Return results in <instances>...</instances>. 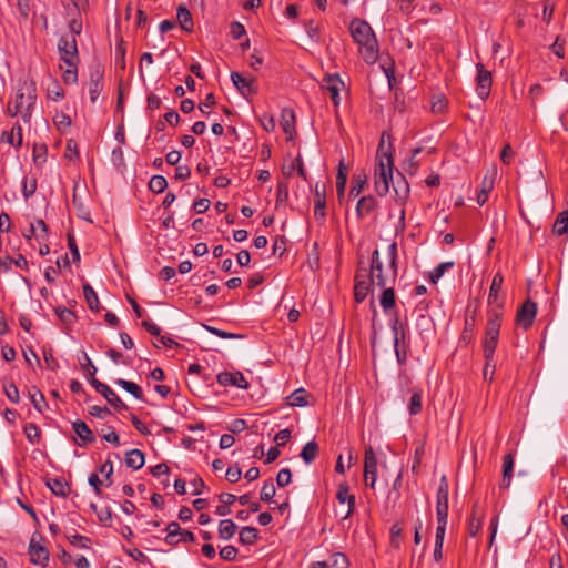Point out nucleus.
Listing matches in <instances>:
<instances>
[{"label": "nucleus", "instance_id": "f257e3e1", "mask_svg": "<svg viewBox=\"0 0 568 568\" xmlns=\"http://www.w3.org/2000/svg\"><path fill=\"white\" fill-rule=\"evenodd\" d=\"M37 102V85L29 77L19 80L14 95L9 100L6 114L21 116L24 123H30Z\"/></svg>", "mask_w": 568, "mask_h": 568}, {"label": "nucleus", "instance_id": "f03ea898", "mask_svg": "<svg viewBox=\"0 0 568 568\" xmlns=\"http://www.w3.org/2000/svg\"><path fill=\"white\" fill-rule=\"evenodd\" d=\"M388 264L385 266L379 258L378 250L372 253L368 280L378 287L394 284L397 277V244L393 242L387 251Z\"/></svg>", "mask_w": 568, "mask_h": 568}, {"label": "nucleus", "instance_id": "7ed1b4c3", "mask_svg": "<svg viewBox=\"0 0 568 568\" xmlns=\"http://www.w3.org/2000/svg\"><path fill=\"white\" fill-rule=\"evenodd\" d=\"M349 32L359 53L367 64H374L378 59V42L368 22L355 18L349 23Z\"/></svg>", "mask_w": 568, "mask_h": 568}, {"label": "nucleus", "instance_id": "20e7f679", "mask_svg": "<svg viewBox=\"0 0 568 568\" xmlns=\"http://www.w3.org/2000/svg\"><path fill=\"white\" fill-rule=\"evenodd\" d=\"M393 156L388 152L377 153V162L374 172L375 191L379 196H385L393 183Z\"/></svg>", "mask_w": 568, "mask_h": 568}, {"label": "nucleus", "instance_id": "39448f33", "mask_svg": "<svg viewBox=\"0 0 568 568\" xmlns=\"http://www.w3.org/2000/svg\"><path fill=\"white\" fill-rule=\"evenodd\" d=\"M501 313L493 311L489 314V318L486 325L485 339L483 345L484 357L487 359L488 366L493 367L491 375L495 374L496 363L494 361V354L497 347Z\"/></svg>", "mask_w": 568, "mask_h": 568}, {"label": "nucleus", "instance_id": "423d86ee", "mask_svg": "<svg viewBox=\"0 0 568 568\" xmlns=\"http://www.w3.org/2000/svg\"><path fill=\"white\" fill-rule=\"evenodd\" d=\"M58 50L61 60L67 67L78 65L79 54L74 36H62L58 42Z\"/></svg>", "mask_w": 568, "mask_h": 568}, {"label": "nucleus", "instance_id": "0eeeda50", "mask_svg": "<svg viewBox=\"0 0 568 568\" xmlns=\"http://www.w3.org/2000/svg\"><path fill=\"white\" fill-rule=\"evenodd\" d=\"M372 285L374 284L368 280V267H366L364 263L359 261L355 274L354 285V298L357 303H362L366 298Z\"/></svg>", "mask_w": 568, "mask_h": 568}, {"label": "nucleus", "instance_id": "6e6552de", "mask_svg": "<svg viewBox=\"0 0 568 568\" xmlns=\"http://www.w3.org/2000/svg\"><path fill=\"white\" fill-rule=\"evenodd\" d=\"M536 314L537 304L528 298L517 311L516 322L521 328L528 329L532 325Z\"/></svg>", "mask_w": 568, "mask_h": 568}, {"label": "nucleus", "instance_id": "1a4fd4ad", "mask_svg": "<svg viewBox=\"0 0 568 568\" xmlns=\"http://www.w3.org/2000/svg\"><path fill=\"white\" fill-rule=\"evenodd\" d=\"M90 384L101 394L115 409H128V406L120 399L114 390L97 378L90 379Z\"/></svg>", "mask_w": 568, "mask_h": 568}, {"label": "nucleus", "instance_id": "9d476101", "mask_svg": "<svg viewBox=\"0 0 568 568\" xmlns=\"http://www.w3.org/2000/svg\"><path fill=\"white\" fill-rule=\"evenodd\" d=\"M448 495L449 487L446 476H442L437 489L436 516L437 518H448Z\"/></svg>", "mask_w": 568, "mask_h": 568}, {"label": "nucleus", "instance_id": "9b49d317", "mask_svg": "<svg viewBox=\"0 0 568 568\" xmlns=\"http://www.w3.org/2000/svg\"><path fill=\"white\" fill-rule=\"evenodd\" d=\"M477 75H476V92L477 95L485 100L489 93L491 88V73L485 70L483 63L476 64Z\"/></svg>", "mask_w": 568, "mask_h": 568}, {"label": "nucleus", "instance_id": "f8f14e48", "mask_svg": "<svg viewBox=\"0 0 568 568\" xmlns=\"http://www.w3.org/2000/svg\"><path fill=\"white\" fill-rule=\"evenodd\" d=\"M231 80L242 95L248 98L257 93V87L253 77L246 78L234 71L231 73Z\"/></svg>", "mask_w": 568, "mask_h": 568}, {"label": "nucleus", "instance_id": "ddd939ff", "mask_svg": "<svg viewBox=\"0 0 568 568\" xmlns=\"http://www.w3.org/2000/svg\"><path fill=\"white\" fill-rule=\"evenodd\" d=\"M216 379L217 383L224 387L236 386L242 389H246L248 387V382L241 372H221L217 374Z\"/></svg>", "mask_w": 568, "mask_h": 568}, {"label": "nucleus", "instance_id": "4468645a", "mask_svg": "<svg viewBox=\"0 0 568 568\" xmlns=\"http://www.w3.org/2000/svg\"><path fill=\"white\" fill-rule=\"evenodd\" d=\"M395 318L392 323V332L394 336V349L399 364L404 363L406 359V353L402 354L399 343L405 338V329L403 324L400 323L397 312L394 313Z\"/></svg>", "mask_w": 568, "mask_h": 568}, {"label": "nucleus", "instance_id": "2eb2a0df", "mask_svg": "<svg viewBox=\"0 0 568 568\" xmlns=\"http://www.w3.org/2000/svg\"><path fill=\"white\" fill-rule=\"evenodd\" d=\"M326 186L324 183H316L314 190V216L324 220L326 216Z\"/></svg>", "mask_w": 568, "mask_h": 568}, {"label": "nucleus", "instance_id": "dca6fc26", "mask_svg": "<svg viewBox=\"0 0 568 568\" xmlns=\"http://www.w3.org/2000/svg\"><path fill=\"white\" fill-rule=\"evenodd\" d=\"M103 90V71L97 67L91 71L89 83V95L92 103H95Z\"/></svg>", "mask_w": 568, "mask_h": 568}, {"label": "nucleus", "instance_id": "f3484780", "mask_svg": "<svg viewBox=\"0 0 568 568\" xmlns=\"http://www.w3.org/2000/svg\"><path fill=\"white\" fill-rule=\"evenodd\" d=\"M72 428L75 435L81 439L82 443H78V445H88L95 442V436L93 432L89 428V426L81 419H77L72 423Z\"/></svg>", "mask_w": 568, "mask_h": 568}, {"label": "nucleus", "instance_id": "a211bd4d", "mask_svg": "<svg viewBox=\"0 0 568 568\" xmlns=\"http://www.w3.org/2000/svg\"><path fill=\"white\" fill-rule=\"evenodd\" d=\"M281 126L287 139H293L295 134V113L292 109H283L281 112Z\"/></svg>", "mask_w": 568, "mask_h": 568}, {"label": "nucleus", "instance_id": "6ab92c4d", "mask_svg": "<svg viewBox=\"0 0 568 568\" xmlns=\"http://www.w3.org/2000/svg\"><path fill=\"white\" fill-rule=\"evenodd\" d=\"M515 457L513 453L507 454L503 459V478L499 484L501 489H506L510 486L513 478Z\"/></svg>", "mask_w": 568, "mask_h": 568}, {"label": "nucleus", "instance_id": "aec40b11", "mask_svg": "<svg viewBox=\"0 0 568 568\" xmlns=\"http://www.w3.org/2000/svg\"><path fill=\"white\" fill-rule=\"evenodd\" d=\"M336 498H337V500L341 504L347 503V505H348V509H347L346 514L343 517L344 519H346L347 517H349V515L354 510L355 496L349 494V488H348V486L346 484H341L338 486Z\"/></svg>", "mask_w": 568, "mask_h": 568}, {"label": "nucleus", "instance_id": "412c9836", "mask_svg": "<svg viewBox=\"0 0 568 568\" xmlns=\"http://www.w3.org/2000/svg\"><path fill=\"white\" fill-rule=\"evenodd\" d=\"M1 141L6 142L16 148H20L22 145V128L19 123H16L11 131H3L1 134Z\"/></svg>", "mask_w": 568, "mask_h": 568}, {"label": "nucleus", "instance_id": "4be33fe9", "mask_svg": "<svg viewBox=\"0 0 568 568\" xmlns=\"http://www.w3.org/2000/svg\"><path fill=\"white\" fill-rule=\"evenodd\" d=\"M383 292L379 296V304L385 314H389L390 311L396 308L395 292L392 286L382 287Z\"/></svg>", "mask_w": 568, "mask_h": 568}, {"label": "nucleus", "instance_id": "5701e85b", "mask_svg": "<svg viewBox=\"0 0 568 568\" xmlns=\"http://www.w3.org/2000/svg\"><path fill=\"white\" fill-rule=\"evenodd\" d=\"M47 486L57 496L67 497L70 493L69 484L61 477L49 478Z\"/></svg>", "mask_w": 568, "mask_h": 568}, {"label": "nucleus", "instance_id": "b1692460", "mask_svg": "<svg viewBox=\"0 0 568 568\" xmlns=\"http://www.w3.org/2000/svg\"><path fill=\"white\" fill-rule=\"evenodd\" d=\"M377 205L376 200L373 196H363L356 205V214L359 219L371 214Z\"/></svg>", "mask_w": 568, "mask_h": 568}, {"label": "nucleus", "instance_id": "393cba45", "mask_svg": "<svg viewBox=\"0 0 568 568\" xmlns=\"http://www.w3.org/2000/svg\"><path fill=\"white\" fill-rule=\"evenodd\" d=\"M30 560L36 565H44L49 559V551L40 545L30 544Z\"/></svg>", "mask_w": 568, "mask_h": 568}, {"label": "nucleus", "instance_id": "a878e982", "mask_svg": "<svg viewBox=\"0 0 568 568\" xmlns=\"http://www.w3.org/2000/svg\"><path fill=\"white\" fill-rule=\"evenodd\" d=\"M144 454L140 449H131L125 454V465L138 470L144 465Z\"/></svg>", "mask_w": 568, "mask_h": 568}, {"label": "nucleus", "instance_id": "bb28decb", "mask_svg": "<svg viewBox=\"0 0 568 568\" xmlns=\"http://www.w3.org/2000/svg\"><path fill=\"white\" fill-rule=\"evenodd\" d=\"M178 22L180 27L186 31L192 32L193 31V19L191 16V12L187 10V8L183 4H180L178 8L176 13Z\"/></svg>", "mask_w": 568, "mask_h": 568}, {"label": "nucleus", "instance_id": "cd10ccee", "mask_svg": "<svg viewBox=\"0 0 568 568\" xmlns=\"http://www.w3.org/2000/svg\"><path fill=\"white\" fill-rule=\"evenodd\" d=\"M343 87L344 83L338 74H327L323 79V88H325L331 95H338L339 90Z\"/></svg>", "mask_w": 568, "mask_h": 568}, {"label": "nucleus", "instance_id": "c85d7f7f", "mask_svg": "<svg viewBox=\"0 0 568 568\" xmlns=\"http://www.w3.org/2000/svg\"><path fill=\"white\" fill-rule=\"evenodd\" d=\"M308 397H310V395L304 388H298V389L294 390L290 396L286 397V403L288 406L304 407L308 404V402H307Z\"/></svg>", "mask_w": 568, "mask_h": 568}, {"label": "nucleus", "instance_id": "c756f323", "mask_svg": "<svg viewBox=\"0 0 568 568\" xmlns=\"http://www.w3.org/2000/svg\"><path fill=\"white\" fill-rule=\"evenodd\" d=\"M494 187V176L486 174L481 181V187L477 195V203L478 205L483 206L487 200L488 194Z\"/></svg>", "mask_w": 568, "mask_h": 568}, {"label": "nucleus", "instance_id": "7c9ffc66", "mask_svg": "<svg viewBox=\"0 0 568 568\" xmlns=\"http://www.w3.org/2000/svg\"><path fill=\"white\" fill-rule=\"evenodd\" d=\"M165 530L168 532L166 537H165V541L168 545L175 546L181 541L180 536H181L182 529H181V526L179 523H176V521L170 523L166 526Z\"/></svg>", "mask_w": 568, "mask_h": 568}, {"label": "nucleus", "instance_id": "2f4dec72", "mask_svg": "<svg viewBox=\"0 0 568 568\" xmlns=\"http://www.w3.org/2000/svg\"><path fill=\"white\" fill-rule=\"evenodd\" d=\"M240 542L245 546L254 545L258 539V530L254 527H243L239 536Z\"/></svg>", "mask_w": 568, "mask_h": 568}, {"label": "nucleus", "instance_id": "473e14b6", "mask_svg": "<svg viewBox=\"0 0 568 568\" xmlns=\"http://www.w3.org/2000/svg\"><path fill=\"white\" fill-rule=\"evenodd\" d=\"M83 295L84 300L91 311L98 312L99 311V298L93 290V287L89 283H84L83 286Z\"/></svg>", "mask_w": 568, "mask_h": 568}, {"label": "nucleus", "instance_id": "72a5a7b5", "mask_svg": "<svg viewBox=\"0 0 568 568\" xmlns=\"http://www.w3.org/2000/svg\"><path fill=\"white\" fill-rule=\"evenodd\" d=\"M422 152V148H416L412 151V155L409 159H406L403 162V170L414 175L417 172V169L419 168V160H417V155Z\"/></svg>", "mask_w": 568, "mask_h": 568}, {"label": "nucleus", "instance_id": "f704fd0d", "mask_svg": "<svg viewBox=\"0 0 568 568\" xmlns=\"http://www.w3.org/2000/svg\"><path fill=\"white\" fill-rule=\"evenodd\" d=\"M318 455V445L314 440L306 443L300 454L301 458L311 464Z\"/></svg>", "mask_w": 568, "mask_h": 568}, {"label": "nucleus", "instance_id": "c9c22d12", "mask_svg": "<svg viewBox=\"0 0 568 568\" xmlns=\"http://www.w3.org/2000/svg\"><path fill=\"white\" fill-rule=\"evenodd\" d=\"M552 232L561 236L568 232V211L560 212L552 226Z\"/></svg>", "mask_w": 568, "mask_h": 568}, {"label": "nucleus", "instance_id": "e433bc0d", "mask_svg": "<svg viewBox=\"0 0 568 568\" xmlns=\"http://www.w3.org/2000/svg\"><path fill=\"white\" fill-rule=\"evenodd\" d=\"M236 530V525L231 519H223L219 524V536L224 540L231 539Z\"/></svg>", "mask_w": 568, "mask_h": 568}, {"label": "nucleus", "instance_id": "4c0bfd02", "mask_svg": "<svg viewBox=\"0 0 568 568\" xmlns=\"http://www.w3.org/2000/svg\"><path fill=\"white\" fill-rule=\"evenodd\" d=\"M115 384L118 386L122 387L128 393L132 394L136 399L143 398V392L138 384L126 381V379H123V378H118L115 381Z\"/></svg>", "mask_w": 568, "mask_h": 568}, {"label": "nucleus", "instance_id": "58836bf2", "mask_svg": "<svg viewBox=\"0 0 568 568\" xmlns=\"http://www.w3.org/2000/svg\"><path fill=\"white\" fill-rule=\"evenodd\" d=\"M54 312H55L57 316L59 317V320L64 325H71V324L75 323V321L78 320V316L75 315V313L64 306H57L54 308Z\"/></svg>", "mask_w": 568, "mask_h": 568}, {"label": "nucleus", "instance_id": "ea45409f", "mask_svg": "<svg viewBox=\"0 0 568 568\" xmlns=\"http://www.w3.org/2000/svg\"><path fill=\"white\" fill-rule=\"evenodd\" d=\"M295 170L297 171L300 176H302L303 179L306 178L305 169L301 156L295 158L290 165L282 168L283 174L286 176H291Z\"/></svg>", "mask_w": 568, "mask_h": 568}, {"label": "nucleus", "instance_id": "a19ab883", "mask_svg": "<svg viewBox=\"0 0 568 568\" xmlns=\"http://www.w3.org/2000/svg\"><path fill=\"white\" fill-rule=\"evenodd\" d=\"M364 470L365 473H372V470H377V459L374 449L371 446L366 447L365 449Z\"/></svg>", "mask_w": 568, "mask_h": 568}, {"label": "nucleus", "instance_id": "79ce46f5", "mask_svg": "<svg viewBox=\"0 0 568 568\" xmlns=\"http://www.w3.org/2000/svg\"><path fill=\"white\" fill-rule=\"evenodd\" d=\"M408 410L410 415H417L422 412V390L420 389H414L409 405Z\"/></svg>", "mask_w": 568, "mask_h": 568}, {"label": "nucleus", "instance_id": "37998d69", "mask_svg": "<svg viewBox=\"0 0 568 568\" xmlns=\"http://www.w3.org/2000/svg\"><path fill=\"white\" fill-rule=\"evenodd\" d=\"M454 266V262H443L437 265L429 274V281L436 284L448 268Z\"/></svg>", "mask_w": 568, "mask_h": 568}, {"label": "nucleus", "instance_id": "c03bdc74", "mask_svg": "<svg viewBox=\"0 0 568 568\" xmlns=\"http://www.w3.org/2000/svg\"><path fill=\"white\" fill-rule=\"evenodd\" d=\"M29 395L32 405L39 413H42L48 407L45 398L39 389L34 388L33 393L30 392Z\"/></svg>", "mask_w": 568, "mask_h": 568}, {"label": "nucleus", "instance_id": "a18cd8bd", "mask_svg": "<svg viewBox=\"0 0 568 568\" xmlns=\"http://www.w3.org/2000/svg\"><path fill=\"white\" fill-rule=\"evenodd\" d=\"M168 187V181L162 175H154L149 182V189L154 193H162Z\"/></svg>", "mask_w": 568, "mask_h": 568}, {"label": "nucleus", "instance_id": "49530a36", "mask_svg": "<svg viewBox=\"0 0 568 568\" xmlns=\"http://www.w3.org/2000/svg\"><path fill=\"white\" fill-rule=\"evenodd\" d=\"M365 183H366L365 175H362V174L354 175L353 181H352V187L349 191V196H352V197L358 196L362 193Z\"/></svg>", "mask_w": 568, "mask_h": 568}, {"label": "nucleus", "instance_id": "de8ad7c7", "mask_svg": "<svg viewBox=\"0 0 568 568\" xmlns=\"http://www.w3.org/2000/svg\"><path fill=\"white\" fill-rule=\"evenodd\" d=\"M328 568H348V559L342 552H336L326 561Z\"/></svg>", "mask_w": 568, "mask_h": 568}, {"label": "nucleus", "instance_id": "09e8293b", "mask_svg": "<svg viewBox=\"0 0 568 568\" xmlns=\"http://www.w3.org/2000/svg\"><path fill=\"white\" fill-rule=\"evenodd\" d=\"M503 276L497 273L491 281V285L489 288L488 302L493 303L497 298L498 292L501 290L503 285Z\"/></svg>", "mask_w": 568, "mask_h": 568}, {"label": "nucleus", "instance_id": "8fccbe9b", "mask_svg": "<svg viewBox=\"0 0 568 568\" xmlns=\"http://www.w3.org/2000/svg\"><path fill=\"white\" fill-rule=\"evenodd\" d=\"M53 123L60 132L64 133L71 126V119L65 113H58L53 118Z\"/></svg>", "mask_w": 568, "mask_h": 568}, {"label": "nucleus", "instance_id": "3c124183", "mask_svg": "<svg viewBox=\"0 0 568 568\" xmlns=\"http://www.w3.org/2000/svg\"><path fill=\"white\" fill-rule=\"evenodd\" d=\"M23 432L30 443L34 444V443L39 442L41 433H40L39 427L36 424L28 423L24 426Z\"/></svg>", "mask_w": 568, "mask_h": 568}, {"label": "nucleus", "instance_id": "603ef678", "mask_svg": "<svg viewBox=\"0 0 568 568\" xmlns=\"http://www.w3.org/2000/svg\"><path fill=\"white\" fill-rule=\"evenodd\" d=\"M276 489L272 481V479L264 483L262 489H261V499L263 501H272L273 497L275 496Z\"/></svg>", "mask_w": 568, "mask_h": 568}, {"label": "nucleus", "instance_id": "864d4df0", "mask_svg": "<svg viewBox=\"0 0 568 568\" xmlns=\"http://www.w3.org/2000/svg\"><path fill=\"white\" fill-rule=\"evenodd\" d=\"M204 328L212 333L213 335L220 337V338H224V339H235V338H241L242 336L239 335V334H234V333H230V332H226V331H222L220 328H216V327H213V326H209V325H204Z\"/></svg>", "mask_w": 568, "mask_h": 568}, {"label": "nucleus", "instance_id": "5fc2aeb1", "mask_svg": "<svg viewBox=\"0 0 568 568\" xmlns=\"http://www.w3.org/2000/svg\"><path fill=\"white\" fill-rule=\"evenodd\" d=\"M447 520H448V518H437L435 542L444 544Z\"/></svg>", "mask_w": 568, "mask_h": 568}, {"label": "nucleus", "instance_id": "6e6d98bb", "mask_svg": "<svg viewBox=\"0 0 568 568\" xmlns=\"http://www.w3.org/2000/svg\"><path fill=\"white\" fill-rule=\"evenodd\" d=\"M430 109L435 114L444 113L447 109V100L443 95L437 97L433 100Z\"/></svg>", "mask_w": 568, "mask_h": 568}, {"label": "nucleus", "instance_id": "4d7b16f0", "mask_svg": "<svg viewBox=\"0 0 568 568\" xmlns=\"http://www.w3.org/2000/svg\"><path fill=\"white\" fill-rule=\"evenodd\" d=\"M64 155L70 161L79 159V150L74 140L70 139L67 141Z\"/></svg>", "mask_w": 568, "mask_h": 568}, {"label": "nucleus", "instance_id": "13d9d810", "mask_svg": "<svg viewBox=\"0 0 568 568\" xmlns=\"http://www.w3.org/2000/svg\"><path fill=\"white\" fill-rule=\"evenodd\" d=\"M292 473L288 468H283L277 473L276 484L278 487H285L291 483Z\"/></svg>", "mask_w": 568, "mask_h": 568}, {"label": "nucleus", "instance_id": "bf43d9fd", "mask_svg": "<svg viewBox=\"0 0 568 568\" xmlns=\"http://www.w3.org/2000/svg\"><path fill=\"white\" fill-rule=\"evenodd\" d=\"M69 541L79 548H89L90 547V539L88 537L74 534L67 537Z\"/></svg>", "mask_w": 568, "mask_h": 568}, {"label": "nucleus", "instance_id": "052dcab7", "mask_svg": "<svg viewBox=\"0 0 568 568\" xmlns=\"http://www.w3.org/2000/svg\"><path fill=\"white\" fill-rule=\"evenodd\" d=\"M4 394L10 402L14 404L19 403V389L13 383L4 385Z\"/></svg>", "mask_w": 568, "mask_h": 568}, {"label": "nucleus", "instance_id": "680f3d73", "mask_svg": "<svg viewBox=\"0 0 568 568\" xmlns=\"http://www.w3.org/2000/svg\"><path fill=\"white\" fill-rule=\"evenodd\" d=\"M36 190H37V180L36 179L28 180L26 178L23 181V186H22V193H23L24 199H29L30 196H32L36 193Z\"/></svg>", "mask_w": 568, "mask_h": 568}, {"label": "nucleus", "instance_id": "e2e57ef3", "mask_svg": "<svg viewBox=\"0 0 568 568\" xmlns=\"http://www.w3.org/2000/svg\"><path fill=\"white\" fill-rule=\"evenodd\" d=\"M219 555L225 561H233L236 559L237 549L234 546H225L220 550Z\"/></svg>", "mask_w": 568, "mask_h": 568}, {"label": "nucleus", "instance_id": "0e129e2a", "mask_svg": "<svg viewBox=\"0 0 568 568\" xmlns=\"http://www.w3.org/2000/svg\"><path fill=\"white\" fill-rule=\"evenodd\" d=\"M483 526L481 517L478 518H469L468 523V534L471 537H476L478 532L480 531Z\"/></svg>", "mask_w": 568, "mask_h": 568}, {"label": "nucleus", "instance_id": "69168bd1", "mask_svg": "<svg viewBox=\"0 0 568 568\" xmlns=\"http://www.w3.org/2000/svg\"><path fill=\"white\" fill-rule=\"evenodd\" d=\"M47 146L44 144L36 145L33 149V160L37 165L45 162Z\"/></svg>", "mask_w": 568, "mask_h": 568}, {"label": "nucleus", "instance_id": "338daca9", "mask_svg": "<svg viewBox=\"0 0 568 568\" xmlns=\"http://www.w3.org/2000/svg\"><path fill=\"white\" fill-rule=\"evenodd\" d=\"M403 528L399 524H394L390 528V542L395 548L399 547V538L402 536Z\"/></svg>", "mask_w": 568, "mask_h": 568}, {"label": "nucleus", "instance_id": "774afa93", "mask_svg": "<svg viewBox=\"0 0 568 568\" xmlns=\"http://www.w3.org/2000/svg\"><path fill=\"white\" fill-rule=\"evenodd\" d=\"M225 476L230 483H237L241 479L242 470L237 466H230Z\"/></svg>", "mask_w": 568, "mask_h": 568}]
</instances>
